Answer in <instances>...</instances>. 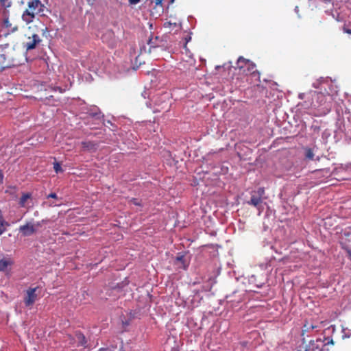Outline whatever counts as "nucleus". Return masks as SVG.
Instances as JSON below:
<instances>
[{"label": "nucleus", "mask_w": 351, "mask_h": 351, "mask_svg": "<svg viewBox=\"0 0 351 351\" xmlns=\"http://www.w3.org/2000/svg\"><path fill=\"white\" fill-rule=\"evenodd\" d=\"M27 7L22 14V19L27 24L32 23L36 15L45 16V12L48 11L47 8L40 0H29Z\"/></svg>", "instance_id": "nucleus-1"}, {"label": "nucleus", "mask_w": 351, "mask_h": 351, "mask_svg": "<svg viewBox=\"0 0 351 351\" xmlns=\"http://www.w3.org/2000/svg\"><path fill=\"white\" fill-rule=\"evenodd\" d=\"M49 221V219H42L41 221L34 222L33 219L26 221L23 225H21L19 228V231L21 234V236L26 237L32 236L36 234L38 231V228L41 227L43 224H45Z\"/></svg>", "instance_id": "nucleus-2"}, {"label": "nucleus", "mask_w": 351, "mask_h": 351, "mask_svg": "<svg viewBox=\"0 0 351 351\" xmlns=\"http://www.w3.org/2000/svg\"><path fill=\"white\" fill-rule=\"evenodd\" d=\"M175 0H146L149 7L151 15L157 18L160 16L164 12V3H167V6L172 4Z\"/></svg>", "instance_id": "nucleus-3"}, {"label": "nucleus", "mask_w": 351, "mask_h": 351, "mask_svg": "<svg viewBox=\"0 0 351 351\" xmlns=\"http://www.w3.org/2000/svg\"><path fill=\"white\" fill-rule=\"evenodd\" d=\"M38 287H29L25 291L23 298V302L27 307L33 306L35 302L38 300V295L36 293Z\"/></svg>", "instance_id": "nucleus-4"}, {"label": "nucleus", "mask_w": 351, "mask_h": 351, "mask_svg": "<svg viewBox=\"0 0 351 351\" xmlns=\"http://www.w3.org/2000/svg\"><path fill=\"white\" fill-rule=\"evenodd\" d=\"M323 324L324 322H318L313 319L306 320L302 327V335L304 336L305 333L314 330L319 331L321 328H322Z\"/></svg>", "instance_id": "nucleus-5"}, {"label": "nucleus", "mask_w": 351, "mask_h": 351, "mask_svg": "<svg viewBox=\"0 0 351 351\" xmlns=\"http://www.w3.org/2000/svg\"><path fill=\"white\" fill-rule=\"evenodd\" d=\"M1 12L3 16V28L7 30L4 34L5 36L16 31L18 29V25L11 23L9 20V10L2 11Z\"/></svg>", "instance_id": "nucleus-6"}, {"label": "nucleus", "mask_w": 351, "mask_h": 351, "mask_svg": "<svg viewBox=\"0 0 351 351\" xmlns=\"http://www.w3.org/2000/svg\"><path fill=\"white\" fill-rule=\"evenodd\" d=\"M322 342L317 340L316 341L311 340L308 343L303 342L297 350V351H322L321 346Z\"/></svg>", "instance_id": "nucleus-7"}, {"label": "nucleus", "mask_w": 351, "mask_h": 351, "mask_svg": "<svg viewBox=\"0 0 351 351\" xmlns=\"http://www.w3.org/2000/svg\"><path fill=\"white\" fill-rule=\"evenodd\" d=\"M195 63V60L189 56L188 57V60L182 58V61L178 63V68L184 72L193 71L197 69Z\"/></svg>", "instance_id": "nucleus-8"}, {"label": "nucleus", "mask_w": 351, "mask_h": 351, "mask_svg": "<svg viewBox=\"0 0 351 351\" xmlns=\"http://www.w3.org/2000/svg\"><path fill=\"white\" fill-rule=\"evenodd\" d=\"M236 67L240 70H243V72L245 73V67H252V69H255V64L250 62L249 60L240 56L237 60Z\"/></svg>", "instance_id": "nucleus-9"}, {"label": "nucleus", "mask_w": 351, "mask_h": 351, "mask_svg": "<svg viewBox=\"0 0 351 351\" xmlns=\"http://www.w3.org/2000/svg\"><path fill=\"white\" fill-rule=\"evenodd\" d=\"M262 203L263 198H261L260 195H256L254 193L252 194L250 199L247 202L249 205L254 206L259 210V212H261L263 210Z\"/></svg>", "instance_id": "nucleus-10"}, {"label": "nucleus", "mask_w": 351, "mask_h": 351, "mask_svg": "<svg viewBox=\"0 0 351 351\" xmlns=\"http://www.w3.org/2000/svg\"><path fill=\"white\" fill-rule=\"evenodd\" d=\"M41 40L38 35L34 34L32 38H29V40L25 43V47L27 50H31L36 47V45L38 44Z\"/></svg>", "instance_id": "nucleus-11"}, {"label": "nucleus", "mask_w": 351, "mask_h": 351, "mask_svg": "<svg viewBox=\"0 0 351 351\" xmlns=\"http://www.w3.org/2000/svg\"><path fill=\"white\" fill-rule=\"evenodd\" d=\"M82 147L84 151L88 152H95L97 147L98 144L93 141H83L81 143Z\"/></svg>", "instance_id": "nucleus-12"}, {"label": "nucleus", "mask_w": 351, "mask_h": 351, "mask_svg": "<svg viewBox=\"0 0 351 351\" xmlns=\"http://www.w3.org/2000/svg\"><path fill=\"white\" fill-rule=\"evenodd\" d=\"M13 260L10 257H0V271H5L8 267L12 266Z\"/></svg>", "instance_id": "nucleus-13"}, {"label": "nucleus", "mask_w": 351, "mask_h": 351, "mask_svg": "<svg viewBox=\"0 0 351 351\" xmlns=\"http://www.w3.org/2000/svg\"><path fill=\"white\" fill-rule=\"evenodd\" d=\"M75 337L78 341V345L86 347L87 341L84 334L80 331H77L75 332Z\"/></svg>", "instance_id": "nucleus-14"}, {"label": "nucleus", "mask_w": 351, "mask_h": 351, "mask_svg": "<svg viewBox=\"0 0 351 351\" xmlns=\"http://www.w3.org/2000/svg\"><path fill=\"white\" fill-rule=\"evenodd\" d=\"M304 150L305 159L308 160H313L315 156L313 149L310 147H304Z\"/></svg>", "instance_id": "nucleus-15"}, {"label": "nucleus", "mask_w": 351, "mask_h": 351, "mask_svg": "<svg viewBox=\"0 0 351 351\" xmlns=\"http://www.w3.org/2000/svg\"><path fill=\"white\" fill-rule=\"evenodd\" d=\"M11 5L12 1L10 0H0V8L1 12L9 10L8 8H10Z\"/></svg>", "instance_id": "nucleus-16"}, {"label": "nucleus", "mask_w": 351, "mask_h": 351, "mask_svg": "<svg viewBox=\"0 0 351 351\" xmlns=\"http://www.w3.org/2000/svg\"><path fill=\"white\" fill-rule=\"evenodd\" d=\"M164 27L169 29V30H173L176 28L180 27V25L176 22L167 21L164 23Z\"/></svg>", "instance_id": "nucleus-17"}, {"label": "nucleus", "mask_w": 351, "mask_h": 351, "mask_svg": "<svg viewBox=\"0 0 351 351\" xmlns=\"http://www.w3.org/2000/svg\"><path fill=\"white\" fill-rule=\"evenodd\" d=\"M31 197V194L29 193H24L21 197L19 200V204L21 207H24L25 206V203L28 199Z\"/></svg>", "instance_id": "nucleus-18"}, {"label": "nucleus", "mask_w": 351, "mask_h": 351, "mask_svg": "<svg viewBox=\"0 0 351 351\" xmlns=\"http://www.w3.org/2000/svg\"><path fill=\"white\" fill-rule=\"evenodd\" d=\"M9 226L10 224L4 219L0 220V236L6 231V227Z\"/></svg>", "instance_id": "nucleus-19"}, {"label": "nucleus", "mask_w": 351, "mask_h": 351, "mask_svg": "<svg viewBox=\"0 0 351 351\" xmlns=\"http://www.w3.org/2000/svg\"><path fill=\"white\" fill-rule=\"evenodd\" d=\"M53 169L56 171V173H60L63 171L62 168L61 167V165L58 162H53Z\"/></svg>", "instance_id": "nucleus-20"}, {"label": "nucleus", "mask_w": 351, "mask_h": 351, "mask_svg": "<svg viewBox=\"0 0 351 351\" xmlns=\"http://www.w3.org/2000/svg\"><path fill=\"white\" fill-rule=\"evenodd\" d=\"M253 193H254L255 195H260L261 198H263V195H264L265 193V190L263 188H258V190L255 192H254Z\"/></svg>", "instance_id": "nucleus-21"}, {"label": "nucleus", "mask_w": 351, "mask_h": 351, "mask_svg": "<svg viewBox=\"0 0 351 351\" xmlns=\"http://www.w3.org/2000/svg\"><path fill=\"white\" fill-rule=\"evenodd\" d=\"M43 204H47L49 207L58 206L61 205V204H56L54 202H44Z\"/></svg>", "instance_id": "nucleus-22"}, {"label": "nucleus", "mask_w": 351, "mask_h": 351, "mask_svg": "<svg viewBox=\"0 0 351 351\" xmlns=\"http://www.w3.org/2000/svg\"><path fill=\"white\" fill-rule=\"evenodd\" d=\"M130 202L136 206L141 205V202L138 199H136V198H132L130 200Z\"/></svg>", "instance_id": "nucleus-23"}, {"label": "nucleus", "mask_w": 351, "mask_h": 351, "mask_svg": "<svg viewBox=\"0 0 351 351\" xmlns=\"http://www.w3.org/2000/svg\"><path fill=\"white\" fill-rule=\"evenodd\" d=\"M47 197V198H53V199H58V195L55 193H51L49 194Z\"/></svg>", "instance_id": "nucleus-24"}, {"label": "nucleus", "mask_w": 351, "mask_h": 351, "mask_svg": "<svg viewBox=\"0 0 351 351\" xmlns=\"http://www.w3.org/2000/svg\"><path fill=\"white\" fill-rule=\"evenodd\" d=\"M141 0H128V2L130 5H136Z\"/></svg>", "instance_id": "nucleus-25"}, {"label": "nucleus", "mask_w": 351, "mask_h": 351, "mask_svg": "<svg viewBox=\"0 0 351 351\" xmlns=\"http://www.w3.org/2000/svg\"><path fill=\"white\" fill-rule=\"evenodd\" d=\"M247 69L246 70V74H247V73H254V69H252V67H245Z\"/></svg>", "instance_id": "nucleus-26"}, {"label": "nucleus", "mask_w": 351, "mask_h": 351, "mask_svg": "<svg viewBox=\"0 0 351 351\" xmlns=\"http://www.w3.org/2000/svg\"><path fill=\"white\" fill-rule=\"evenodd\" d=\"M343 30L346 33L348 34H351V29H348V28H346L344 27L343 28Z\"/></svg>", "instance_id": "nucleus-27"}, {"label": "nucleus", "mask_w": 351, "mask_h": 351, "mask_svg": "<svg viewBox=\"0 0 351 351\" xmlns=\"http://www.w3.org/2000/svg\"><path fill=\"white\" fill-rule=\"evenodd\" d=\"M227 168L224 169L223 167H221V173H225L227 172Z\"/></svg>", "instance_id": "nucleus-28"}, {"label": "nucleus", "mask_w": 351, "mask_h": 351, "mask_svg": "<svg viewBox=\"0 0 351 351\" xmlns=\"http://www.w3.org/2000/svg\"><path fill=\"white\" fill-rule=\"evenodd\" d=\"M3 173L0 171V183H2V182H3Z\"/></svg>", "instance_id": "nucleus-29"}, {"label": "nucleus", "mask_w": 351, "mask_h": 351, "mask_svg": "<svg viewBox=\"0 0 351 351\" xmlns=\"http://www.w3.org/2000/svg\"><path fill=\"white\" fill-rule=\"evenodd\" d=\"M324 97V95H322V94H319V95H317V97H318V98H319V97Z\"/></svg>", "instance_id": "nucleus-30"}, {"label": "nucleus", "mask_w": 351, "mask_h": 351, "mask_svg": "<svg viewBox=\"0 0 351 351\" xmlns=\"http://www.w3.org/2000/svg\"><path fill=\"white\" fill-rule=\"evenodd\" d=\"M349 256H350V259H351V251H350V252H349Z\"/></svg>", "instance_id": "nucleus-31"}]
</instances>
